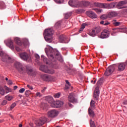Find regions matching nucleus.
Segmentation results:
<instances>
[{"label":"nucleus","mask_w":127,"mask_h":127,"mask_svg":"<svg viewBox=\"0 0 127 127\" xmlns=\"http://www.w3.org/2000/svg\"><path fill=\"white\" fill-rule=\"evenodd\" d=\"M49 46L48 48L45 49V52L46 53L48 58L52 61V67L53 68H56V59L58 56L60 55V53L58 52L54 51L52 47ZM56 56V58L55 57Z\"/></svg>","instance_id":"nucleus-1"},{"label":"nucleus","mask_w":127,"mask_h":127,"mask_svg":"<svg viewBox=\"0 0 127 127\" xmlns=\"http://www.w3.org/2000/svg\"><path fill=\"white\" fill-rule=\"evenodd\" d=\"M15 68L17 69V70L21 74H23V73H25L26 71H28L30 72V74L34 76V75H35L36 74V72L33 71L32 69H28V66H25V68H26V70L25 69V68L20 63L18 62H16L14 64Z\"/></svg>","instance_id":"nucleus-2"},{"label":"nucleus","mask_w":127,"mask_h":127,"mask_svg":"<svg viewBox=\"0 0 127 127\" xmlns=\"http://www.w3.org/2000/svg\"><path fill=\"white\" fill-rule=\"evenodd\" d=\"M104 83V80L102 78H100L97 82V87L95 88L94 93V99L96 101H98L99 99V96H100V87Z\"/></svg>","instance_id":"nucleus-3"},{"label":"nucleus","mask_w":127,"mask_h":127,"mask_svg":"<svg viewBox=\"0 0 127 127\" xmlns=\"http://www.w3.org/2000/svg\"><path fill=\"white\" fill-rule=\"evenodd\" d=\"M44 38L47 42H52L53 31L51 29H46L44 32Z\"/></svg>","instance_id":"nucleus-4"},{"label":"nucleus","mask_w":127,"mask_h":127,"mask_svg":"<svg viewBox=\"0 0 127 127\" xmlns=\"http://www.w3.org/2000/svg\"><path fill=\"white\" fill-rule=\"evenodd\" d=\"M21 59L27 62H31V57L26 53H20L19 54Z\"/></svg>","instance_id":"nucleus-5"},{"label":"nucleus","mask_w":127,"mask_h":127,"mask_svg":"<svg viewBox=\"0 0 127 127\" xmlns=\"http://www.w3.org/2000/svg\"><path fill=\"white\" fill-rule=\"evenodd\" d=\"M47 122V118L46 117H42L39 119L36 120L35 125L37 127H41Z\"/></svg>","instance_id":"nucleus-6"},{"label":"nucleus","mask_w":127,"mask_h":127,"mask_svg":"<svg viewBox=\"0 0 127 127\" xmlns=\"http://www.w3.org/2000/svg\"><path fill=\"white\" fill-rule=\"evenodd\" d=\"M40 70L44 72L45 73H48V74H54L55 71L53 69H50L46 65H41L40 67Z\"/></svg>","instance_id":"nucleus-7"},{"label":"nucleus","mask_w":127,"mask_h":127,"mask_svg":"<svg viewBox=\"0 0 127 127\" xmlns=\"http://www.w3.org/2000/svg\"><path fill=\"white\" fill-rule=\"evenodd\" d=\"M59 114V112L58 111L56 110H52L48 112L47 116L48 118H51V119H54V118H56L57 116H58V114Z\"/></svg>","instance_id":"nucleus-8"},{"label":"nucleus","mask_w":127,"mask_h":127,"mask_svg":"<svg viewBox=\"0 0 127 127\" xmlns=\"http://www.w3.org/2000/svg\"><path fill=\"white\" fill-rule=\"evenodd\" d=\"M41 78L43 81L45 82H51L54 80V77L47 74H42Z\"/></svg>","instance_id":"nucleus-9"},{"label":"nucleus","mask_w":127,"mask_h":127,"mask_svg":"<svg viewBox=\"0 0 127 127\" xmlns=\"http://www.w3.org/2000/svg\"><path fill=\"white\" fill-rule=\"evenodd\" d=\"M100 32H101V28L100 27H96L89 32V35L94 37L96 34H98V33H100Z\"/></svg>","instance_id":"nucleus-10"},{"label":"nucleus","mask_w":127,"mask_h":127,"mask_svg":"<svg viewBox=\"0 0 127 127\" xmlns=\"http://www.w3.org/2000/svg\"><path fill=\"white\" fill-rule=\"evenodd\" d=\"M114 71L115 66L114 65H111L106 69L104 74L105 76H110V75H112V74H113Z\"/></svg>","instance_id":"nucleus-11"},{"label":"nucleus","mask_w":127,"mask_h":127,"mask_svg":"<svg viewBox=\"0 0 127 127\" xmlns=\"http://www.w3.org/2000/svg\"><path fill=\"white\" fill-rule=\"evenodd\" d=\"M68 4L72 7H80V2L78 0H70L68 1Z\"/></svg>","instance_id":"nucleus-12"},{"label":"nucleus","mask_w":127,"mask_h":127,"mask_svg":"<svg viewBox=\"0 0 127 127\" xmlns=\"http://www.w3.org/2000/svg\"><path fill=\"white\" fill-rule=\"evenodd\" d=\"M63 105V102L61 101H54L53 104L51 105L52 108H60Z\"/></svg>","instance_id":"nucleus-13"},{"label":"nucleus","mask_w":127,"mask_h":127,"mask_svg":"<svg viewBox=\"0 0 127 127\" xmlns=\"http://www.w3.org/2000/svg\"><path fill=\"white\" fill-rule=\"evenodd\" d=\"M68 100L70 103H77V99L75 97V94H74V93L69 94Z\"/></svg>","instance_id":"nucleus-14"},{"label":"nucleus","mask_w":127,"mask_h":127,"mask_svg":"<svg viewBox=\"0 0 127 127\" xmlns=\"http://www.w3.org/2000/svg\"><path fill=\"white\" fill-rule=\"evenodd\" d=\"M86 14L88 15V16H89V17H90V18L94 19L98 17V15H97L95 12L91 10L86 11Z\"/></svg>","instance_id":"nucleus-15"},{"label":"nucleus","mask_w":127,"mask_h":127,"mask_svg":"<svg viewBox=\"0 0 127 127\" xmlns=\"http://www.w3.org/2000/svg\"><path fill=\"white\" fill-rule=\"evenodd\" d=\"M109 36H110V32L109 31L104 30L101 33L100 37V38L104 39L108 38Z\"/></svg>","instance_id":"nucleus-16"},{"label":"nucleus","mask_w":127,"mask_h":127,"mask_svg":"<svg viewBox=\"0 0 127 127\" xmlns=\"http://www.w3.org/2000/svg\"><path fill=\"white\" fill-rule=\"evenodd\" d=\"M126 66L127 65L125 63H121L118 64V71L122 72V71H124L125 69H126Z\"/></svg>","instance_id":"nucleus-17"},{"label":"nucleus","mask_w":127,"mask_h":127,"mask_svg":"<svg viewBox=\"0 0 127 127\" xmlns=\"http://www.w3.org/2000/svg\"><path fill=\"white\" fill-rule=\"evenodd\" d=\"M11 58L8 56V55L3 54L1 57V60L3 61V62H8V60H10Z\"/></svg>","instance_id":"nucleus-18"},{"label":"nucleus","mask_w":127,"mask_h":127,"mask_svg":"<svg viewBox=\"0 0 127 127\" xmlns=\"http://www.w3.org/2000/svg\"><path fill=\"white\" fill-rule=\"evenodd\" d=\"M7 45L9 47L11 50L14 49V46H13V42L11 40H9L7 43Z\"/></svg>","instance_id":"nucleus-19"},{"label":"nucleus","mask_w":127,"mask_h":127,"mask_svg":"<svg viewBox=\"0 0 127 127\" xmlns=\"http://www.w3.org/2000/svg\"><path fill=\"white\" fill-rule=\"evenodd\" d=\"M88 115H89V116L91 118H94L95 117V112H94V111L92 110V108L91 107H89L88 110Z\"/></svg>","instance_id":"nucleus-20"},{"label":"nucleus","mask_w":127,"mask_h":127,"mask_svg":"<svg viewBox=\"0 0 127 127\" xmlns=\"http://www.w3.org/2000/svg\"><path fill=\"white\" fill-rule=\"evenodd\" d=\"M80 5L81 6H83V7H86L90 5V2L86 1H81L80 2Z\"/></svg>","instance_id":"nucleus-21"},{"label":"nucleus","mask_w":127,"mask_h":127,"mask_svg":"<svg viewBox=\"0 0 127 127\" xmlns=\"http://www.w3.org/2000/svg\"><path fill=\"white\" fill-rule=\"evenodd\" d=\"M66 39H67V37H66L65 36H64L63 35H61L59 37V40L61 43H64Z\"/></svg>","instance_id":"nucleus-22"},{"label":"nucleus","mask_w":127,"mask_h":127,"mask_svg":"<svg viewBox=\"0 0 127 127\" xmlns=\"http://www.w3.org/2000/svg\"><path fill=\"white\" fill-rule=\"evenodd\" d=\"M108 16L109 17H116L118 16V13L115 11L110 12L108 13Z\"/></svg>","instance_id":"nucleus-23"},{"label":"nucleus","mask_w":127,"mask_h":127,"mask_svg":"<svg viewBox=\"0 0 127 127\" xmlns=\"http://www.w3.org/2000/svg\"><path fill=\"white\" fill-rule=\"evenodd\" d=\"M47 101L49 103V104L52 105L53 103H54V100H53V97L51 96H48L47 98Z\"/></svg>","instance_id":"nucleus-24"},{"label":"nucleus","mask_w":127,"mask_h":127,"mask_svg":"<svg viewBox=\"0 0 127 127\" xmlns=\"http://www.w3.org/2000/svg\"><path fill=\"white\" fill-rule=\"evenodd\" d=\"M4 88L5 89V93H6V94H8V93H11V89L9 88V87L5 85L4 86Z\"/></svg>","instance_id":"nucleus-25"},{"label":"nucleus","mask_w":127,"mask_h":127,"mask_svg":"<svg viewBox=\"0 0 127 127\" xmlns=\"http://www.w3.org/2000/svg\"><path fill=\"white\" fill-rule=\"evenodd\" d=\"M113 24H114V25L115 26H120V25H121V22H117V20L114 19L112 21Z\"/></svg>","instance_id":"nucleus-26"},{"label":"nucleus","mask_w":127,"mask_h":127,"mask_svg":"<svg viewBox=\"0 0 127 127\" xmlns=\"http://www.w3.org/2000/svg\"><path fill=\"white\" fill-rule=\"evenodd\" d=\"M87 24L86 23H82L81 25V27L80 29V32H82V31H83L84 29L85 28V27H86V26H87Z\"/></svg>","instance_id":"nucleus-27"},{"label":"nucleus","mask_w":127,"mask_h":127,"mask_svg":"<svg viewBox=\"0 0 127 127\" xmlns=\"http://www.w3.org/2000/svg\"><path fill=\"white\" fill-rule=\"evenodd\" d=\"M5 94V90L3 89V87L0 86V95L2 96Z\"/></svg>","instance_id":"nucleus-28"},{"label":"nucleus","mask_w":127,"mask_h":127,"mask_svg":"<svg viewBox=\"0 0 127 127\" xmlns=\"http://www.w3.org/2000/svg\"><path fill=\"white\" fill-rule=\"evenodd\" d=\"M101 8H107L109 9V3H101Z\"/></svg>","instance_id":"nucleus-29"},{"label":"nucleus","mask_w":127,"mask_h":127,"mask_svg":"<svg viewBox=\"0 0 127 127\" xmlns=\"http://www.w3.org/2000/svg\"><path fill=\"white\" fill-rule=\"evenodd\" d=\"M14 41L17 44V45H21V42L20 41V39L18 38H15L14 39Z\"/></svg>","instance_id":"nucleus-30"},{"label":"nucleus","mask_w":127,"mask_h":127,"mask_svg":"<svg viewBox=\"0 0 127 127\" xmlns=\"http://www.w3.org/2000/svg\"><path fill=\"white\" fill-rule=\"evenodd\" d=\"M90 107L91 109H92V110H94L95 108H96V105H95V101H94L93 100L91 101Z\"/></svg>","instance_id":"nucleus-31"},{"label":"nucleus","mask_w":127,"mask_h":127,"mask_svg":"<svg viewBox=\"0 0 127 127\" xmlns=\"http://www.w3.org/2000/svg\"><path fill=\"white\" fill-rule=\"evenodd\" d=\"M116 6V4L114 2L108 3V9L114 8Z\"/></svg>","instance_id":"nucleus-32"},{"label":"nucleus","mask_w":127,"mask_h":127,"mask_svg":"<svg viewBox=\"0 0 127 127\" xmlns=\"http://www.w3.org/2000/svg\"><path fill=\"white\" fill-rule=\"evenodd\" d=\"M41 57L43 61H44L46 64H49V63L48 62V59H47V58H45L43 55H42Z\"/></svg>","instance_id":"nucleus-33"},{"label":"nucleus","mask_w":127,"mask_h":127,"mask_svg":"<svg viewBox=\"0 0 127 127\" xmlns=\"http://www.w3.org/2000/svg\"><path fill=\"white\" fill-rule=\"evenodd\" d=\"M91 9H92V10H95V11H96V12H97V13H101V12H102V11H103V10L102 9H100V8H92Z\"/></svg>","instance_id":"nucleus-34"},{"label":"nucleus","mask_w":127,"mask_h":127,"mask_svg":"<svg viewBox=\"0 0 127 127\" xmlns=\"http://www.w3.org/2000/svg\"><path fill=\"white\" fill-rule=\"evenodd\" d=\"M71 15H72L71 13H66L64 14V18L66 19H68V18H69Z\"/></svg>","instance_id":"nucleus-35"},{"label":"nucleus","mask_w":127,"mask_h":127,"mask_svg":"<svg viewBox=\"0 0 127 127\" xmlns=\"http://www.w3.org/2000/svg\"><path fill=\"white\" fill-rule=\"evenodd\" d=\"M5 98L7 101H11V100L13 99V97L12 96L7 95L5 96Z\"/></svg>","instance_id":"nucleus-36"},{"label":"nucleus","mask_w":127,"mask_h":127,"mask_svg":"<svg viewBox=\"0 0 127 127\" xmlns=\"http://www.w3.org/2000/svg\"><path fill=\"white\" fill-rule=\"evenodd\" d=\"M90 125L91 127H96V125H95V122L92 120H90Z\"/></svg>","instance_id":"nucleus-37"},{"label":"nucleus","mask_w":127,"mask_h":127,"mask_svg":"<svg viewBox=\"0 0 127 127\" xmlns=\"http://www.w3.org/2000/svg\"><path fill=\"white\" fill-rule=\"evenodd\" d=\"M31 94V92L30 90H26L25 92V95L26 97H29V95Z\"/></svg>","instance_id":"nucleus-38"},{"label":"nucleus","mask_w":127,"mask_h":127,"mask_svg":"<svg viewBox=\"0 0 127 127\" xmlns=\"http://www.w3.org/2000/svg\"><path fill=\"white\" fill-rule=\"evenodd\" d=\"M94 5L96 6L97 7H102V3H99V2H94Z\"/></svg>","instance_id":"nucleus-39"},{"label":"nucleus","mask_w":127,"mask_h":127,"mask_svg":"<svg viewBox=\"0 0 127 127\" xmlns=\"http://www.w3.org/2000/svg\"><path fill=\"white\" fill-rule=\"evenodd\" d=\"M61 95V94H60V93H57L54 95V98H56V99L60 98Z\"/></svg>","instance_id":"nucleus-40"},{"label":"nucleus","mask_w":127,"mask_h":127,"mask_svg":"<svg viewBox=\"0 0 127 127\" xmlns=\"http://www.w3.org/2000/svg\"><path fill=\"white\" fill-rule=\"evenodd\" d=\"M57 3H63L64 0H54Z\"/></svg>","instance_id":"nucleus-41"},{"label":"nucleus","mask_w":127,"mask_h":127,"mask_svg":"<svg viewBox=\"0 0 127 127\" xmlns=\"http://www.w3.org/2000/svg\"><path fill=\"white\" fill-rule=\"evenodd\" d=\"M0 5L2 8H5V4L3 2H0Z\"/></svg>","instance_id":"nucleus-42"},{"label":"nucleus","mask_w":127,"mask_h":127,"mask_svg":"<svg viewBox=\"0 0 127 127\" xmlns=\"http://www.w3.org/2000/svg\"><path fill=\"white\" fill-rule=\"evenodd\" d=\"M15 106H16V103H13V104H12L10 106V110L11 111V110H12L14 108V107H15Z\"/></svg>","instance_id":"nucleus-43"},{"label":"nucleus","mask_w":127,"mask_h":127,"mask_svg":"<svg viewBox=\"0 0 127 127\" xmlns=\"http://www.w3.org/2000/svg\"><path fill=\"white\" fill-rule=\"evenodd\" d=\"M100 18L101 19H107V18H108V16H107L106 15H102L101 17H100Z\"/></svg>","instance_id":"nucleus-44"},{"label":"nucleus","mask_w":127,"mask_h":127,"mask_svg":"<svg viewBox=\"0 0 127 127\" xmlns=\"http://www.w3.org/2000/svg\"><path fill=\"white\" fill-rule=\"evenodd\" d=\"M60 25H61V22L60 21L57 22L55 24V26H57V27H60Z\"/></svg>","instance_id":"nucleus-45"},{"label":"nucleus","mask_w":127,"mask_h":127,"mask_svg":"<svg viewBox=\"0 0 127 127\" xmlns=\"http://www.w3.org/2000/svg\"><path fill=\"white\" fill-rule=\"evenodd\" d=\"M24 91H25V89L24 88H21L19 90V93H24Z\"/></svg>","instance_id":"nucleus-46"},{"label":"nucleus","mask_w":127,"mask_h":127,"mask_svg":"<svg viewBox=\"0 0 127 127\" xmlns=\"http://www.w3.org/2000/svg\"><path fill=\"white\" fill-rule=\"evenodd\" d=\"M27 88L29 89L30 90H33V87L31 85H27Z\"/></svg>","instance_id":"nucleus-47"},{"label":"nucleus","mask_w":127,"mask_h":127,"mask_svg":"<svg viewBox=\"0 0 127 127\" xmlns=\"http://www.w3.org/2000/svg\"><path fill=\"white\" fill-rule=\"evenodd\" d=\"M8 84L10 85L11 86L12 85V81L11 80H8Z\"/></svg>","instance_id":"nucleus-48"},{"label":"nucleus","mask_w":127,"mask_h":127,"mask_svg":"<svg viewBox=\"0 0 127 127\" xmlns=\"http://www.w3.org/2000/svg\"><path fill=\"white\" fill-rule=\"evenodd\" d=\"M6 104H7V101L6 100H3L2 102V105L3 106H5Z\"/></svg>","instance_id":"nucleus-49"},{"label":"nucleus","mask_w":127,"mask_h":127,"mask_svg":"<svg viewBox=\"0 0 127 127\" xmlns=\"http://www.w3.org/2000/svg\"><path fill=\"white\" fill-rule=\"evenodd\" d=\"M93 80H91V83H93V84H96V82L97 80H96L95 79V78H93Z\"/></svg>","instance_id":"nucleus-50"},{"label":"nucleus","mask_w":127,"mask_h":127,"mask_svg":"<svg viewBox=\"0 0 127 127\" xmlns=\"http://www.w3.org/2000/svg\"><path fill=\"white\" fill-rule=\"evenodd\" d=\"M35 57L36 58V59H39V58H40V57H39V55H37V54H35Z\"/></svg>","instance_id":"nucleus-51"},{"label":"nucleus","mask_w":127,"mask_h":127,"mask_svg":"<svg viewBox=\"0 0 127 127\" xmlns=\"http://www.w3.org/2000/svg\"><path fill=\"white\" fill-rule=\"evenodd\" d=\"M47 89V88L46 87H44L41 90L42 93H44V92H45V90H46Z\"/></svg>","instance_id":"nucleus-52"},{"label":"nucleus","mask_w":127,"mask_h":127,"mask_svg":"<svg viewBox=\"0 0 127 127\" xmlns=\"http://www.w3.org/2000/svg\"><path fill=\"white\" fill-rule=\"evenodd\" d=\"M15 48L16 51H20V48H19V47L16 46L15 47Z\"/></svg>","instance_id":"nucleus-53"},{"label":"nucleus","mask_w":127,"mask_h":127,"mask_svg":"<svg viewBox=\"0 0 127 127\" xmlns=\"http://www.w3.org/2000/svg\"><path fill=\"white\" fill-rule=\"evenodd\" d=\"M36 96L37 97H41V94H40V92H37L36 93Z\"/></svg>","instance_id":"nucleus-54"},{"label":"nucleus","mask_w":127,"mask_h":127,"mask_svg":"<svg viewBox=\"0 0 127 127\" xmlns=\"http://www.w3.org/2000/svg\"><path fill=\"white\" fill-rule=\"evenodd\" d=\"M65 82L69 87L71 86V84L70 83V82H69L68 80H66Z\"/></svg>","instance_id":"nucleus-55"},{"label":"nucleus","mask_w":127,"mask_h":127,"mask_svg":"<svg viewBox=\"0 0 127 127\" xmlns=\"http://www.w3.org/2000/svg\"><path fill=\"white\" fill-rule=\"evenodd\" d=\"M3 52H2V51L0 50V56H2V55H3Z\"/></svg>","instance_id":"nucleus-56"},{"label":"nucleus","mask_w":127,"mask_h":127,"mask_svg":"<svg viewBox=\"0 0 127 127\" xmlns=\"http://www.w3.org/2000/svg\"><path fill=\"white\" fill-rule=\"evenodd\" d=\"M110 24V22H107L104 24V25H109Z\"/></svg>","instance_id":"nucleus-57"},{"label":"nucleus","mask_w":127,"mask_h":127,"mask_svg":"<svg viewBox=\"0 0 127 127\" xmlns=\"http://www.w3.org/2000/svg\"><path fill=\"white\" fill-rule=\"evenodd\" d=\"M85 11V10L84 9H80V13H83V12H84Z\"/></svg>","instance_id":"nucleus-58"},{"label":"nucleus","mask_w":127,"mask_h":127,"mask_svg":"<svg viewBox=\"0 0 127 127\" xmlns=\"http://www.w3.org/2000/svg\"><path fill=\"white\" fill-rule=\"evenodd\" d=\"M124 105H127V100H125L123 102Z\"/></svg>","instance_id":"nucleus-59"},{"label":"nucleus","mask_w":127,"mask_h":127,"mask_svg":"<svg viewBox=\"0 0 127 127\" xmlns=\"http://www.w3.org/2000/svg\"><path fill=\"white\" fill-rule=\"evenodd\" d=\"M100 24H105V22L104 21H101L100 22Z\"/></svg>","instance_id":"nucleus-60"},{"label":"nucleus","mask_w":127,"mask_h":127,"mask_svg":"<svg viewBox=\"0 0 127 127\" xmlns=\"http://www.w3.org/2000/svg\"><path fill=\"white\" fill-rule=\"evenodd\" d=\"M17 89V86H14V90H16Z\"/></svg>","instance_id":"nucleus-61"},{"label":"nucleus","mask_w":127,"mask_h":127,"mask_svg":"<svg viewBox=\"0 0 127 127\" xmlns=\"http://www.w3.org/2000/svg\"><path fill=\"white\" fill-rule=\"evenodd\" d=\"M68 105L69 107H72V106H73L72 105V104H71V103H68Z\"/></svg>","instance_id":"nucleus-62"},{"label":"nucleus","mask_w":127,"mask_h":127,"mask_svg":"<svg viewBox=\"0 0 127 127\" xmlns=\"http://www.w3.org/2000/svg\"><path fill=\"white\" fill-rule=\"evenodd\" d=\"M19 127H22V124H19Z\"/></svg>","instance_id":"nucleus-63"},{"label":"nucleus","mask_w":127,"mask_h":127,"mask_svg":"<svg viewBox=\"0 0 127 127\" xmlns=\"http://www.w3.org/2000/svg\"><path fill=\"white\" fill-rule=\"evenodd\" d=\"M125 64L126 65V67H127V60L126 61Z\"/></svg>","instance_id":"nucleus-64"}]
</instances>
